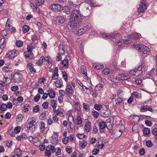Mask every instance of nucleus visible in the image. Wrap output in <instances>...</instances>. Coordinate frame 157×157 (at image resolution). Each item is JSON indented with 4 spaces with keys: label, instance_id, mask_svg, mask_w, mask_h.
Returning <instances> with one entry per match:
<instances>
[{
    "label": "nucleus",
    "instance_id": "obj_9",
    "mask_svg": "<svg viewBox=\"0 0 157 157\" xmlns=\"http://www.w3.org/2000/svg\"><path fill=\"white\" fill-rule=\"evenodd\" d=\"M61 6L58 4H55L49 6V9L53 11L58 12L60 11Z\"/></svg>",
    "mask_w": 157,
    "mask_h": 157
},
{
    "label": "nucleus",
    "instance_id": "obj_27",
    "mask_svg": "<svg viewBox=\"0 0 157 157\" xmlns=\"http://www.w3.org/2000/svg\"><path fill=\"white\" fill-rule=\"evenodd\" d=\"M45 59V58L44 56L41 57L36 62V64L38 65H40L42 64L44 62V60Z\"/></svg>",
    "mask_w": 157,
    "mask_h": 157
},
{
    "label": "nucleus",
    "instance_id": "obj_29",
    "mask_svg": "<svg viewBox=\"0 0 157 157\" xmlns=\"http://www.w3.org/2000/svg\"><path fill=\"white\" fill-rule=\"evenodd\" d=\"M61 63L63 67H68V62L67 59L65 58L63 60H62L61 61Z\"/></svg>",
    "mask_w": 157,
    "mask_h": 157
},
{
    "label": "nucleus",
    "instance_id": "obj_39",
    "mask_svg": "<svg viewBox=\"0 0 157 157\" xmlns=\"http://www.w3.org/2000/svg\"><path fill=\"white\" fill-rule=\"evenodd\" d=\"M119 36H117V38H114L115 40H117L116 41V42H117V44L118 46H120L122 45V42L121 41H120V36H121V35L119 34Z\"/></svg>",
    "mask_w": 157,
    "mask_h": 157
},
{
    "label": "nucleus",
    "instance_id": "obj_31",
    "mask_svg": "<svg viewBox=\"0 0 157 157\" xmlns=\"http://www.w3.org/2000/svg\"><path fill=\"white\" fill-rule=\"evenodd\" d=\"M66 90L67 92L69 93L72 94L73 92L72 88L70 85H68L67 86Z\"/></svg>",
    "mask_w": 157,
    "mask_h": 157
},
{
    "label": "nucleus",
    "instance_id": "obj_63",
    "mask_svg": "<svg viewBox=\"0 0 157 157\" xmlns=\"http://www.w3.org/2000/svg\"><path fill=\"white\" fill-rule=\"evenodd\" d=\"M21 127H16L14 129V132L15 133H18L21 130Z\"/></svg>",
    "mask_w": 157,
    "mask_h": 157
},
{
    "label": "nucleus",
    "instance_id": "obj_47",
    "mask_svg": "<svg viewBox=\"0 0 157 157\" xmlns=\"http://www.w3.org/2000/svg\"><path fill=\"white\" fill-rule=\"evenodd\" d=\"M92 114L94 117L96 118H98L99 116L98 113L95 110H93L92 111Z\"/></svg>",
    "mask_w": 157,
    "mask_h": 157
},
{
    "label": "nucleus",
    "instance_id": "obj_59",
    "mask_svg": "<svg viewBox=\"0 0 157 157\" xmlns=\"http://www.w3.org/2000/svg\"><path fill=\"white\" fill-rule=\"evenodd\" d=\"M69 136H67L62 139V141L64 144H67L69 141Z\"/></svg>",
    "mask_w": 157,
    "mask_h": 157
},
{
    "label": "nucleus",
    "instance_id": "obj_3",
    "mask_svg": "<svg viewBox=\"0 0 157 157\" xmlns=\"http://www.w3.org/2000/svg\"><path fill=\"white\" fill-rule=\"evenodd\" d=\"M91 27L88 26L83 27L82 28L78 29H72V31L77 36H80L86 32L90 30Z\"/></svg>",
    "mask_w": 157,
    "mask_h": 157
},
{
    "label": "nucleus",
    "instance_id": "obj_60",
    "mask_svg": "<svg viewBox=\"0 0 157 157\" xmlns=\"http://www.w3.org/2000/svg\"><path fill=\"white\" fill-rule=\"evenodd\" d=\"M152 133L154 135V136H155L156 138H157V128H154L151 131Z\"/></svg>",
    "mask_w": 157,
    "mask_h": 157
},
{
    "label": "nucleus",
    "instance_id": "obj_20",
    "mask_svg": "<svg viewBox=\"0 0 157 157\" xmlns=\"http://www.w3.org/2000/svg\"><path fill=\"white\" fill-rule=\"evenodd\" d=\"M91 124V123L90 122L88 121L86 123L85 128L86 132H89L90 131Z\"/></svg>",
    "mask_w": 157,
    "mask_h": 157
},
{
    "label": "nucleus",
    "instance_id": "obj_53",
    "mask_svg": "<svg viewBox=\"0 0 157 157\" xmlns=\"http://www.w3.org/2000/svg\"><path fill=\"white\" fill-rule=\"evenodd\" d=\"M59 54L62 55L64 53V51L62 46H59Z\"/></svg>",
    "mask_w": 157,
    "mask_h": 157
},
{
    "label": "nucleus",
    "instance_id": "obj_62",
    "mask_svg": "<svg viewBox=\"0 0 157 157\" xmlns=\"http://www.w3.org/2000/svg\"><path fill=\"white\" fill-rule=\"evenodd\" d=\"M42 106L44 108L46 109H47L48 107V102L46 101L44 102L42 105Z\"/></svg>",
    "mask_w": 157,
    "mask_h": 157
},
{
    "label": "nucleus",
    "instance_id": "obj_23",
    "mask_svg": "<svg viewBox=\"0 0 157 157\" xmlns=\"http://www.w3.org/2000/svg\"><path fill=\"white\" fill-rule=\"evenodd\" d=\"M22 154V151L19 148H17L14 151V155L18 157H20Z\"/></svg>",
    "mask_w": 157,
    "mask_h": 157
},
{
    "label": "nucleus",
    "instance_id": "obj_14",
    "mask_svg": "<svg viewBox=\"0 0 157 157\" xmlns=\"http://www.w3.org/2000/svg\"><path fill=\"white\" fill-rule=\"evenodd\" d=\"M34 123L35 121H30L28 119L26 123V126L28 128L31 129V128L34 126Z\"/></svg>",
    "mask_w": 157,
    "mask_h": 157
},
{
    "label": "nucleus",
    "instance_id": "obj_52",
    "mask_svg": "<svg viewBox=\"0 0 157 157\" xmlns=\"http://www.w3.org/2000/svg\"><path fill=\"white\" fill-rule=\"evenodd\" d=\"M55 152L56 155H59L61 154V150L60 148L57 147L55 149Z\"/></svg>",
    "mask_w": 157,
    "mask_h": 157
},
{
    "label": "nucleus",
    "instance_id": "obj_6",
    "mask_svg": "<svg viewBox=\"0 0 157 157\" xmlns=\"http://www.w3.org/2000/svg\"><path fill=\"white\" fill-rule=\"evenodd\" d=\"M19 52L15 49H13L8 52L6 55V57L7 59H13L18 54Z\"/></svg>",
    "mask_w": 157,
    "mask_h": 157
},
{
    "label": "nucleus",
    "instance_id": "obj_8",
    "mask_svg": "<svg viewBox=\"0 0 157 157\" xmlns=\"http://www.w3.org/2000/svg\"><path fill=\"white\" fill-rule=\"evenodd\" d=\"M21 74L20 73H15L13 76V79L15 82H20L22 78Z\"/></svg>",
    "mask_w": 157,
    "mask_h": 157
},
{
    "label": "nucleus",
    "instance_id": "obj_45",
    "mask_svg": "<svg viewBox=\"0 0 157 157\" xmlns=\"http://www.w3.org/2000/svg\"><path fill=\"white\" fill-rule=\"evenodd\" d=\"M110 70L108 68H105L102 70V73L105 75H107L109 73Z\"/></svg>",
    "mask_w": 157,
    "mask_h": 157
},
{
    "label": "nucleus",
    "instance_id": "obj_17",
    "mask_svg": "<svg viewBox=\"0 0 157 157\" xmlns=\"http://www.w3.org/2000/svg\"><path fill=\"white\" fill-rule=\"evenodd\" d=\"M140 35L139 33H135L131 36L130 35H128V37L129 39H130L132 38H133L134 39L137 40L139 39Z\"/></svg>",
    "mask_w": 157,
    "mask_h": 157
},
{
    "label": "nucleus",
    "instance_id": "obj_22",
    "mask_svg": "<svg viewBox=\"0 0 157 157\" xmlns=\"http://www.w3.org/2000/svg\"><path fill=\"white\" fill-rule=\"evenodd\" d=\"M39 128L41 130V132L43 133L44 130L45 129V123L44 122L42 121L40 122Z\"/></svg>",
    "mask_w": 157,
    "mask_h": 157
},
{
    "label": "nucleus",
    "instance_id": "obj_41",
    "mask_svg": "<svg viewBox=\"0 0 157 157\" xmlns=\"http://www.w3.org/2000/svg\"><path fill=\"white\" fill-rule=\"evenodd\" d=\"M44 0H36L35 3L36 6H40L44 4Z\"/></svg>",
    "mask_w": 157,
    "mask_h": 157
},
{
    "label": "nucleus",
    "instance_id": "obj_4",
    "mask_svg": "<svg viewBox=\"0 0 157 157\" xmlns=\"http://www.w3.org/2000/svg\"><path fill=\"white\" fill-rule=\"evenodd\" d=\"M81 21H78V20L75 19L73 17L70 18L69 25L70 27L72 29H77L78 26L79 25L80 22Z\"/></svg>",
    "mask_w": 157,
    "mask_h": 157
},
{
    "label": "nucleus",
    "instance_id": "obj_51",
    "mask_svg": "<svg viewBox=\"0 0 157 157\" xmlns=\"http://www.w3.org/2000/svg\"><path fill=\"white\" fill-rule=\"evenodd\" d=\"M7 109V106L6 104H3L0 106V109L1 111L6 110Z\"/></svg>",
    "mask_w": 157,
    "mask_h": 157
},
{
    "label": "nucleus",
    "instance_id": "obj_21",
    "mask_svg": "<svg viewBox=\"0 0 157 157\" xmlns=\"http://www.w3.org/2000/svg\"><path fill=\"white\" fill-rule=\"evenodd\" d=\"M93 66L94 67L95 69L96 70H99L103 68L104 67L103 64L97 63L94 64Z\"/></svg>",
    "mask_w": 157,
    "mask_h": 157
},
{
    "label": "nucleus",
    "instance_id": "obj_34",
    "mask_svg": "<svg viewBox=\"0 0 157 157\" xmlns=\"http://www.w3.org/2000/svg\"><path fill=\"white\" fill-rule=\"evenodd\" d=\"M100 128L101 129H104L106 127L105 123L104 121H101L99 124Z\"/></svg>",
    "mask_w": 157,
    "mask_h": 157
},
{
    "label": "nucleus",
    "instance_id": "obj_26",
    "mask_svg": "<svg viewBox=\"0 0 157 157\" xmlns=\"http://www.w3.org/2000/svg\"><path fill=\"white\" fill-rule=\"evenodd\" d=\"M124 92L121 90H118L117 92V95L118 97L122 98L124 95Z\"/></svg>",
    "mask_w": 157,
    "mask_h": 157
},
{
    "label": "nucleus",
    "instance_id": "obj_18",
    "mask_svg": "<svg viewBox=\"0 0 157 157\" xmlns=\"http://www.w3.org/2000/svg\"><path fill=\"white\" fill-rule=\"evenodd\" d=\"M51 141L52 143L54 144H57L58 142V136L56 134L53 135Z\"/></svg>",
    "mask_w": 157,
    "mask_h": 157
},
{
    "label": "nucleus",
    "instance_id": "obj_2",
    "mask_svg": "<svg viewBox=\"0 0 157 157\" xmlns=\"http://www.w3.org/2000/svg\"><path fill=\"white\" fill-rule=\"evenodd\" d=\"M133 47L135 48L136 49L139 50L140 52H142L144 54H147L149 51V49L146 46L142 44H139L134 45Z\"/></svg>",
    "mask_w": 157,
    "mask_h": 157
},
{
    "label": "nucleus",
    "instance_id": "obj_61",
    "mask_svg": "<svg viewBox=\"0 0 157 157\" xmlns=\"http://www.w3.org/2000/svg\"><path fill=\"white\" fill-rule=\"evenodd\" d=\"M146 146L148 147H151L153 145L152 143L150 140H148L146 142Z\"/></svg>",
    "mask_w": 157,
    "mask_h": 157
},
{
    "label": "nucleus",
    "instance_id": "obj_11",
    "mask_svg": "<svg viewBox=\"0 0 157 157\" xmlns=\"http://www.w3.org/2000/svg\"><path fill=\"white\" fill-rule=\"evenodd\" d=\"M101 115L104 117H109L110 115V110L107 109L106 110L102 109L101 111Z\"/></svg>",
    "mask_w": 157,
    "mask_h": 157
},
{
    "label": "nucleus",
    "instance_id": "obj_25",
    "mask_svg": "<svg viewBox=\"0 0 157 157\" xmlns=\"http://www.w3.org/2000/svg\"><path fill=\"white\" fill-rule=\"evenodd\" d=\"M27 48L28 50L24 53V56L26 58H28L30 56L32 51V49H29L28 47Z\"/></svg>",
    "mask_w": 157,
    "mask_h": 157
},
{
    "label": "nucleus",
    "instance_id": "obj_12",
    "mask_svg": "<svg viewBox=\"0 0 157 157\" xmlns=\"http://www.w3.org/2000/svg\"><path fill=\"white\" fill-rule=\"evenodd\" d=\"M58 69L57 67L55 68L53 72V75L52 76V79H51V81H52V80L57 79L59 78V74L58 73Z\"/></svg>",
    "mask_w": 157,
    "mask_h": 157
},
{
    "label": "nucleus",
    "instance_id": "obj_19",
    "mask_svg": "<svg viewBox=\"0 0 157 157\" xmlns=\"http://www.w3.org/2000/svg\"><path fill=\"white\" fill-rule=\"evenodd\" d=\"M54 83L56 86L57 87L61 88L63 86V81L61 79L57 80Z\"/></svg>",
    "mask_w": 157,
    "mask_h": 157
},
{
    "label": "nucleus",
    "instance_id": "obj_55",
    "mask_svg": "<svg viewBox=\"0 0 157 157\" xmlns=\"http://www.w3.org/2000/svg\"><path fill=\"white\" fill-rule=\"evenodd\" d=\"M83 108L86 111H88L89 110L90 107L86 103H83Z\"/></svg>",
    "mask_w": 157,
    "mask_h": 157
},
{
    "label": "nucleus",
    "instance_id": "obj_32",
    "mask_svg": "<svg viewBox=\"0 0 157 157\" xmlns=\"http://www.w3.org/2000/svg\"><path fill=\"white\" fill-rule=\"evenodd\" d=\"M131 94L132 95L134 96L137 98L141 99V94L137 92H134Z\"/></svg>",
    "mask_w": 157,
    "mask_h": 157
},
{
    "label": "nucleus",
    "instance_id": "obj_50",
    "mask_svg": "<svg viewBox=\"0 0 157 157\" xmlns=\"http://www.w3.org/2000/svg\"><path fill=\"white\" fill-rule=\"evenodd\" d=\"M87 144V142L85 140H83L82 142L80 144V147L82 148H84Z\"/></svg>",
    "mask_w": 157,
    "mask_h": 157
},
{
    "label": "nucleus",
    "instance_id": "obj_10",
    "mask_svg": "<svg viewBox=\"0 0 157 157\" xmlns=\"http://www.w3.org/2000/svg\"><path fill=\"white\" fill-rule=\"evenodd\" d=\"M102 36L104 38H108L110 39L111 38H117V36H119V34L117 33H114L112 34H109L108 33H104L102 34Z\"/></svg>",
    "mask_w": 157,
    "mask_h": 157
},
{
    "label": "nucleus",
    "instance_id": "obj_49",
    "mask_svg": "<svg viewBox=\"0 0 157 157\" xmlns=\"http://www.w3.org/2000/svg\"><path fill=\"white\" fill-rule=\"evenodd\" d=\"M29 29V26L26 25H24L23 26L22 30L23 32L25 33L28 32Z\"/></svg>",
    "mask_w": 157,
    "mask_h": 157
},
{
    "label": "nucleus",
    "instance_id": "obj_33",
    "mask_svg": "<svg viewBox=\"0 0 157 157\" xmlns=\"http://www.w3.org/2000/svg\"><path fill=\"white\" fill-rule=\"evenodd\" d=\"M45 60L46 61V62L48 63V67L49 68H51L52 65V61L51 60V59H49L48 57H47L45 58Z\"/></svg>",
    "mask_w": 157,
    "mask_h": 157
},
{
    "label": "nucleus",
    "instance_id": "obj_37",
    "mask_svg": "<svg viewBox=\"0 0 157 157\" xmlns=\"http://www.w3.org/2000/svg\"><path fill=\"white\" fill-rule=\"evenodd\" d=\"M16 45L17 47H21L23 45V42L20 40H17L16 41Z\"/></svg>",
    "mask_w": 157,
    "mask_h": 157
},
{
    "label": "nucleus",
    "instance_id": "obj_35",
    "mask_svg": "<svg viewBox=\"0 0 157 157\" xmlns=\"http://www.w3.org/2000/svg\"><path fill=\"white\" fill-rule=\"evenodd\" d=\"M115 101V105L117 106L123 101V100L121 98L119 97L116 99Z\"/></svg>",
    "mask_w": 157,
    "mask_h": 157
},
{
    "label": "nucleus",
    "instance_id": "obj_64",
    "mask_svg": "<svg viewBox=\"0 0 157 157\" xmlns=\"http://www.w3.org/2000/svg\"><path fill=\"white\" fill-rule=\"evenodd\" d=\"M39 110V106L36 105L34 107L33 111L34 112L36 113Z\"/></svg>",
    "mask_w": 157,
    "mask_h": 157
},
{
    "label": "nucleus",
    "instance_id": "obj_57",
    "mask_svg": "<svg viewBox=\"0 0 157 157\" xmlns=\"http://www.w3.org/2000/svg\"><path fill=\"white\" fill-rule=\"evenodd\" d=\"M148 106H141L140 108V109L142 112H145L146 111H147V108Z\"/></svg>",
    "mask_w": 157,
    "mask_h": 157
},
{
    "label": "nucleus",
    "instance_id": "obj_46",
    "mask_svg": "<svg viewBox=\"0 0 157 157\" xmlns=\"http://www.w3.org/2000/svg\"><path fill=\"white\" fill-rule=\"evenodd\" d=\"M143 75V71H139L137 70L136 71L135 76L141 77Z\"/></svg>",
    "mask_w": 157,
    "mask_h": 157
},
{
    "label": "nucleus",
    "instance_id": "obj_28",
    "mask_svg": "<svg viewBox=\"0 0 157 157\" xmlns=\"http://www.w3.org/2000/svg\"><path fill=\"white\" fill-rule=\"evenodd\" d=\"M77 124L78 125H80L82 123V120L81 117L79 115H77L76 119Z\"/></svg>",
    "mask_w": 157,
    "mask_h": 157
},
{
    "label": "nucleus",
    "instance_id": "obj_40",
    "mask_svg": "<svg viewBox=\"0 0 157 157\" xmlns=\"http://www.w3.org/2000/svg\"><path fill=\"white\" fill-rule=\"evenodd\" d=\"M48 148L49 149L48 150H49L50 151H51L52 153H53L55 152V147L54 146L52 145H48Z\"/></svg>",
    "mask_w": 157,
    "mask_h": 157
},
{
    "label": "nucleus",
    "instance_id": "obj_16",
    "mask_svg": "<svg viewBox=\"0 0 157 157\" xmlns=\"http://www.w3.org/2000/svg\"><path fill=\"white\" fill-rule=\"evenodd\" d=\"M60 11L63 10V12L67 14H69L70 13V7L68 6H65L63 7L61 6V9L60 8Z\"/></svg>",
    "mask_w": 157,
    "mask_h": 157
},
{
    "label": "nucleus",
    "instance_id": "obj_30",
    "mask_svg": "<svg viewBox=\"0 0 157 157\" xmlns=\"http://www.w3.org/2000/svg\"><path fill=\"white\" fill-rule=\"evenodd\" d=\"M48 95L50 98H53L55 96V91L52 90H50L48 92Z\"/></svg>",
    "mask_w": 157,
    "mask_h": 157
},
{
    "label": "nucleus",
    "instance_id": "obj_56",
    "mask_svg": "<svg viewBox=\"0 0 157 157\" xmlns=\"http://www.w3.org/2000/svg\"><path fill=\"white\" fill-rule=\"evenodd\" d=\"M69 5L71 8H72L74 9V8L76 7H78V6L77 5L74 4L73 2H69Z\"/></svg>",
    "mask_w": 157,
    "mask_h": 157
},
{
    "label": "nucleus",
    "instance_id": "obj_54",
    "mask_svg": "<svg viewBox=\"0 0 157 157\" xmlns=\"http://www.w3.org/2000/svg\"><path fill=\"white\" fill-rule=\"evenodd\" d=\"M122 75L123 76V80H126L129 79L130 78V75L128 74H124Z\"/></svg>",
    "mask_w": 157,
    "mask_h": 157
},
{
    "label": "nucleus",
    "instance_id": "obj_5",
    "mask_svg": "<svg viewBox=\"0 0 157 157\" xmlns=\"http://www.w3.org/2000/svg\"><path fill=\"white\" fill-rule=\"evenodd\" d=\"M72 17L78 20V21H81L82 17L79 11L77 10L74 9L72 11L71 13L70 18Z\"/></svg>",
    "mask_w": 157,
    "mask_h": 157
},
{
    "label": "nucleus",
    "instance_id": "obj_38",
    "mask_svg": "<svg viewBox=\"0 0 157 157\" xmlns=\"http://www.w3.org/2000/svg\"><path fill=\"white\" fill-rule=\"evenodd\" d=\"M2 71L5 72H10L11 71V69L9 66H5L3 67Z\"/></svg>",
    "mask_w": 157,
    "mask_h": 157
},
{
    "label": "nucleus",
    "instance_id": "obj_42",
    "mask_svg": "<svg viewBox=\"0 0 157 157\" xmlns=\"http://www.w3.org/2000/svg\"><path fill=\"white\" fill-rule=\"evenodd\" d=\"M23 118L22 115L21 114H19L17 116L16 120L17 122H19L22 121Z\"/></svg>",
    "mask_w": 157,
    "mask_h": 157
},
{
    "label": "nucleus",
    "instance_id": "obj_1",
    "mask_svg": "<svg viewBox=\"0 0 157 157\" xmlns=\"http://www.w3.org/2000/svg\"><path fill=\"white\" fill-rule=\"evenodd\" d=\"M125 127L123 125H120L116 129L113 130V135H114V138H117L121 136L122 132L124 130Z\"/></svg>",
    "mask_w": 157,
    "mask_h": 157
},
{
    "label": "nucleus",
    "instance_id": "obj_24",
    "mask_svg": "<svg viewBox=\"0 0 157 157\" xmlns=\"http://www.w3.org/2000/svg\"><path fill=\"white\" fill-rule=\"evenodd\" d=\"M81 71L82 73L84 75L86 78L87 77V75L86 69L84 66H82L81 67Z\"/></svg>",
    "mask_w": 157,
    "mask_h": 157
},
{
    "label": "nucleus",
    "instance_id": "obj_36",
    "mask_svg": "<svg viewBox=\"0 0 157 157\" xmlns=\"http://www.w3.org/2000/svg\"><path fill=\"white\" fill-rule=\"evenodd\" d=\"M51 105L53 109H55L57 106L56 101L54 100H51Z\"/></svg>",
    "mask_w": 157,
    "mask_h": 157
},
{
    "label": "nucleus",
    "instance_id": "obj_43",
    "mask_svg": "<svg viewBox=\"0 0 157 157\" xmlns=\"http://www.w3.org/2000/svg\"><path fill=\"white\" fill-rule=\"evenodd\" d=\"M62 77L65 81L67 82L68 81V76L66 72L65 71H63L62 72Z\"/></svg>",
    "mask_w": 157,
    "mask_h": 157
},
{
    "label": "nucleus",
    "instance_id": "obj_7",
    "mask_svg": "<svg viewBox=\"0 0 157 157\" xmlns=\"http://www.w3.org/2000/svg\"><path fill=\"white\" fill-rule=\"evenodd\" d=\"M147 6L146 0H142L138 8V10L139 13L144 12L145 10L147 9Z\"/></svg>",
    "mask_w": 157,
    "mask_h": 157
},
{
    "label": "nucleus",
    "instance_id": "obj_48",
    "mask_svg": "<svg viewBox=\"0 0 157 157\" xmlns=\"http://www.w3.org/2000/svg\"><path fill=\"white\" fill-rule=\"evenodd\" d=\"M150 129L148 128H144L143 133L145 135H148L150 133Z\"/></svg>",
    "mask_w": 157,
    "mask_h": 157
},
{
    "label": "nucleus",
    "instance_id": "obj_58",
    "mask_svg": "<svg viewBox=\"0 0 157 157\" xmlns=\"http://www.w3.org/2000/svg\"><path fill=\"white\" fill-rule=\"evenodd\" d=\"M40 98V96L38 94H36L34 97V101L36 102H37Z\"/></svg>",
    "mask_w": 157,
    "mask_h": 157
},
{
    "label": "nucleus",
    "instance_id": "obj_13",
    "mask_svg": "<svg viewBox=\"0 0 157 157\" xmlns=\"http://www.w3.org/2000/svg\"><path fill=\"white\" fill-rule=\"evenodd\" d=\"M56 20L59 23L62 24L64 22L65 19L62 16H59L56 17Z\"/></svg>",
    "mask_w": 157,
    "mask_h": 157
},
{
    "label": "nucleus",
    "instance_id": "obj_15",
    "mask_svg": "<svg viewBox=\"0 0 157 157\" xmlns=\"http://www.w3.org/2000/svg\"><path fill=\"white\" fill-rule=\"evenodd\" d=\"M6 40L5 37L2 38L0 40V45L1 49H2L6 46Z\"/></svg>",
    "mask_w": 157,
    "mask_h": 157
},
{
    "label": "nucleus",
    "instance_id": "obj_44",
    "mask_svg": "<svg viewBox=\"0 0 157 157\" xmlns=\"http://www.w3.org/2000/svg\"><path fill=\"white\" fill-rule=\"evenodd\" d=\"M102 105L100 104H95L94 106V108L97 110H99L101 109Z\"/></svg>",
    "mask_w": 157,
    "mask_h": 157
}]
</instances>
